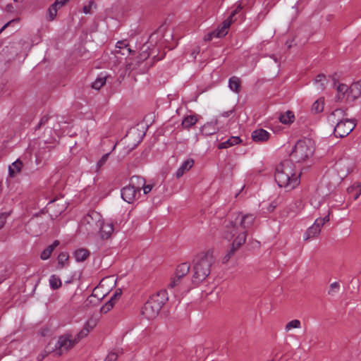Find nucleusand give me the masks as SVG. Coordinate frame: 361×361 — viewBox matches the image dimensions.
<instances>
[{
    "mask_svg": "<svg viewBox=\"0 0 361 361\" xmlns=\"http://www.w3.org/2000/svg\"><path fill=\"white\" fill-rule=\"evenodd\" d=\"M137 196H140V192L133 185H129L121 190L122 198L128 203L133 202Z\"/></svg>",
    "mask_w": 361,
    "mask_h": 361,
    "instance_id": "obj_12",
    "label": "nucleus"
},
{
    "mask_svg": "<svg viewBox=\"0 0 361 361\" xmlns=\"http://www.w3.org/2000/svg\"><path fill=\"white\" fill-rule=\"evenodd\" d=\"M231 113H232V111H226V112L224 113L223 116H226V117H228V116H230V114H231Z\"/></svg>",
    "mask_w": 361,
    "mask_h": 361,
    "instance_id": "obj_54",
    "label": "nucleus"
},
{
    "mask_svg": "<svg viewBox=\"0 0 361 361\" xmlns=\"http://www.w3.org/2000/svg\"><path fill=\"white\" fill-rule=\"evenodd\" d=\"M153 185H145V186H142L143 192L145 194H148L152 189Z\"/></svg>",
    "mask_w": 361,
    "mask_h": 361,
    "instance_id": "obj_51",
    "label": "nucleus"
},
{
    "mask_svg": "<svg viewBox=\"0 0 361 361\" xmlns=\"http://www.w3.org/2000/svg\"><path fill=\"white\" fill-rule=\"evenodd\" d=\"M228 87L232 91L238 92L240 88V79L236 76L231 77L228 81Z\"/></svg>",
    "mask_w": 361,
    "mask_h": 361,
    "instance_id": "obj_28",
    "label": "nucleus"
},
{
    "mask_svg": "<svg viewBox=\"0 0 361 361\" xmlns=\"http://www.w3.org/2000/svg\"><path fill=\"white\" fill-rule=\"evenodd\" d=\"M300 173L296 172L290 160H283L276 167L275 180L280 188L286 191L295 188L300 183Z\"/></svg>",
    "mask_w": 361,
    "mask_h": 361,
    "instance_id": "obj_3",
    "label": "nucleus"
},
{
    "mask_svg": "<svg viewBox=\"0 0 361 361\" xmlns=\"http://www.w3.org/2000/svg\"><path fill=\"white\" fill-rule=\"evenodd\" d=\"M76 344L73 338V335L70 332H66L59 336L52 352L54 353L56 356L59 357L63 354H66L69 350L73 348Z\"/></svg>",
    "mask_w": 361,
    "mask_h": 361,
    "instance_id": "obj_7",
    "label": "nucleus"
},
{
    "mask_svg": "<svg viewBox=\"0 0 361 361\" xmlns=\"http://www.w3.org/2000/svg\"><path fill=\"white\" fill-rule=\"evenodd\" d=\"M108 75L101 73L96 80L92 83V87L95 90H100L106 83Z\"/></svg>",
    "mask_w": 361,
    "mask_h": 361,
    "instance_id": "obj_19",
    "label": "nucleus"
},
{
    "mask_svg": "<svg viewBox=\"0 0 361 361\" xmlns=\"http://www.w3.org/2000/svg\"><path fill=\"white\" fill-rule=\"evenodd\" d=\"M49 118V117L48 116H44L43 117H42L39 124L36 127V129L39 128L42 126H44V124H46L48 122Z\"/></svg>",
    "mask_w": 361,
    "mask_h": 361,
    "instance_id": "obj_48",
    "label": "nucleus"
},
{
    "mask_svg": "<svg viewBox=\"0 0 361 361\" xmlns=\"http://www.w3.org/2000/svg\"><path fill=\"white\" fill-rule=\"evenodd\" d=\"M255 216L252 214H238L226 226V231L225 238L230 240L238 234L234 240L232 247L225 255L224 262L228 261L234 252L245 243L247 236V230L251 228L255 221Z\"/></svg>",
    "mask_w": 361,
    "mask_h": 361,
    "instance_id": "obj_1",
    "label": "nucleus"
},
{
    "mask_svg": "<svg viewBox=\"0 0 361 361\" xmlns=\"http://www.w3.org/2000/svg\"><path fill=\"white\" fill-rule=\"evenodd\" d=\"M80 230L87 235L99 234L102 240H105L111 237L114 232V226L110 222H104L99 212L90 211L81 221Z\"/></svg>",
    "mask_w": 361,
    "mask_h": 361,
    "instance_id": "obj_2",
    "label": "nucleus"
},
{
    "mask_svg": "<svg viewBox=\"0 0 361 361\" xmlns=\"http://www.w3.org/2000/svg\"><path fill=\"white\" fill-rule=\"evenodd\" d=\"M274 61H275L276 62L277 61L276 58H275V57H274Z\"/></svg>",
    "mask_w": 361,
    "mask_h": 361,
    "instance_id": "obj_55",
    "label": "nucleus"
},
{
    "mask_svg": "<svg viewBox=\"0 0 361 361\" xmlns=\"http://www.w3.org/2000/svg\"><path fill=\"white\" fill-rule=\"evenodd\" d=\"M329 221V213L323 218H318L315 220L314 224L310 226L306 231L304 235V240H307L317 236L320 231L321 228L325 223Z\"/></svg>",
    "mask_w": 361,
    "mask_h": 361,
    "instance_id": "obj_9",
    "label": "nucleus"
},
{
    "mask_svg": "<svg viewBox=\"0 0 361 361\" xmlns=\"http://www.w3.org/2000/svg\"><path fill=\"white\" fill-rule=\"evenodd\" d=\"M213 262L214 258L209 253L200 254L196 256L193 260L192 283H200L203 281L209 275Z\"/></svg>",
    "mask_w": 361,
    "mask_h": 361,
    "instance_id": "obj_4",
    "label": "nucleus"
},
{
    "mask_svg": "<svg viewBox=\"0 0 361 361\" xmlns=\"http://www.w3.org/2000/svg\"><path fill=\"white\" fill-rule=\"evenodd\" d=\"M8 216V213L0 214V229L4 227Z\"/></svg>",
    "mask_w": 361,
    "mask_h": 361,
    "instance_id": "obj_44",
    "label": "nucleus"
},
{
    "mask_svg": "<svg viewBox=\"0 0 361 361\" xmlns=\"http://www.w3.org/2000/svg\"><path fill=\"white\" fill-rule=\"evenodd\" d=\"M241 142V140L238 136H233L228 138L226 141L221 142L218 145V148L221 149H226L230 147H232L236 144H238Z\"/></svg>",
    "mask_w": 361,
    "mask_h": 361,
    "instance_id": "obj_21",
    "label": "nucleus"
},
{
    "mask_svg": "<svg viewBox=\"0 0 361 361\" xmlns=\"http://www.w3.org/2000/svg\"><path fill=\"white\" fill-rule=\"evenodd\" d=\"M122 291L121 289H118L114 293V295L111 297L110 300H112L114 302L121 297Z\"/></svg>",
    "mask_w": 361,
    "mask_h": 361,
    "instance_id": "obj_46",
    "label": "nucleus"
},
{
    "mask_svg": "<svg viewBox=\"0 0 361 361\" xmlns=\"http://www.w3.org/2000/svg\"><path fill=\"white\" fill-rule=\"evenodd\" d=\"M114 303L115 302L112 301V300H109V301H107L105 303V305L101 307V312L106 313L107 312H109L114 307Z\"/></svg>",
    "mask_w": 361,
    "mask_h": 361,
    "instance_id": "obj_40",
    "label": "nucleus"
},
{
    "mask_svg": "<svg viewBox=\"0 0 361 361\" xmlns=\"http://www.w3.org/2000/svg\"><path fill=\"white\" fill-rule=\"evenodd\" d=\"M167 300L168 297L166 290H160L156 294L152 295L142 309V316L148 320L156 318L162 306Z\"/></svg>",
    "mask_w": 361,
    "mask_h": 361,
    "instance_id": "obj_5",
    "label": "nucleus"
},
{
    "mask_svg": "<svg viewBox=\"0 0 361 361\" xmlns=\"http://www.w3.org/2000/svg\"><path fill=\"white\" fill-rule=\"evenodd\" d=\"M89 332V323H87V325L82 329H81L77 334L73 335V338L75 339L76 343H78L82 338L86 337Z\"/></svg>",
    "mask_w": 361,
    "mask_h": 361,
    "instance_id": "obj_31",
    "label": "nucleus"
},
{
    "mask_svg": "<svg viewBox=\"0 0 361 361\" xmlns=\"http://www.w3.org/2000/svg\"><path fill=\"white\" fill-rule=\"evenodd\" d=\"M346 114L342 109H336L328 116V121L332 126L337 124L339 121H343Z\"/></svg>",
    "mask_w": 361,
    "mask_h": 361,
    "instance_id": "obj_13",
    "label": "nucleus"
},
{
    "mask_svg": "<svg viewBox=\"0 0 361 361\" xmlns=\"http://www.w3.org/2000/svg\"><path fill=\"white\" fill-rule=\"evenodd\" d=\"M62 283L59 277L56 275H51L49 279V285L53 290H56L61 287Z\"/></svg>",
    "mask_w": 361,
    "mask_h": 361,
    "instance_id": "obj_34",
    "label": "nucleus"
},
{
    "mask_svg": "<svg viewBox=\"0 0 361 361\" xmlns=\"http://www.w3.org/2000/svg\"><path fill=\"white\" fill-rule=\"evenodd\" d=\"M190 270V265L187 262L179 264L175 271L176 276L178 278L185 279V276L188 274Z\"/></svg>",
    "mask_w": 361,
    "mask_h": 361,
    "instance_id": "obj_20",
    "label": "nucleus"
},
{
    "mask_svg": "<svg viewBox=\"0 0 361 361\" xmlns=\"http://www.w3.org/2000/svg\"><path fill=\"white\" fill-rule=\"evenodd\" d=\"M327 82L326 78L323 74H319L317 76L314 84L317 85L318 90H323L325 88V85Z\"/></svg>",
    "mask_w": 361,
    "mask_h": 361,
    "instance_id": "obj_32",
    "label": "nucleus"
},
{
    "mask_svg": "<svg viewBox=\"0 0 361 361\" xmlns=\"http://www.w3.org/2000/svg\"><path fill=\"white\" fill-rule=\"evenodd\" d=\"M59 245V240H55L51 245H49L46 249H44L40 255L42 259L45 260L49 258L51 252Z\"/></svg>",
    "mask_w": 361,
    "mask_h": 361,
    "instance_id": "obj_24",
    "label": "nucleus"
},
{
    "mask_svg": "<svg viewBox=\"0 0 361 361\" xmlns=\"http://www.w3.org/2000/svg\"><path fill=\"white\" fill-rule=\"evenodd\" d=\"M314 145L310 139L299 140L295 145L294 149L291 152L290 156L293 161L302 162L307 159L313 154Z\"/></svg>",
    "mask_w": 361,
    "mask_h": 361,
    "instance_id": "obj_6",
    "label": "nucleus"
},
{
    "mask_svg": "<svg viewBox=\"0 0 361 361\" xmlns=\"http://www.w3.org/2000/svg\"><path fill=\"white\" fill-rule=\"evenodd\" d=\"M216 130V123H207L201 128V133L207 136L214 134Z\"/></svg>",
    "mask_w": 361,
    "mask_h": 361,
    "instance_id": "obj_23",
    "label": "nucleus"
},
{
    "mask_svg": "<svg viewBox=\"0 0 361 361\" xmlns=\"http://www.w3.org/2000/svg\"><path fill=\"white\" fill-rule=\"evenodd\" d=\"M194 164V161L192 159H188L183 161L181 166L178 169L176 176L177 178L181 177L186 171L190 170Z\"/></svg>",
    "mask_w": 361,
    "mask_h": 361,
    "instance_id": "obj_17",
    "label": "nucleus"
},
{
    "mask_svg": "<svg viewBox=\"0 0 361 361\" xmlns=\"http://www.w3.org/2000/svg\"><path fill=\"white\" fill-rule=\"evenodd\" d=\"M116 48L118 49L116 51V53L121 54L122 55H126L125 52H123L121 50L127 48V54H130L132 52V50L128 48V44L126 40L118 41L116 44Z\"/></svg>",
    "mask_w": 361,
    "mask_h": 361,
    "instance_id": "obj_30",
    "label": "nucleus"
},
{
    "mask_svg": "<svg viewBox=\"0 0 361 361\" xmlns=\"http://www.w3.org/2000/svg\"><path fill=\"white\" fill-rule=\"evenodd\" d=\"M50 352H47V351H44L40 354L38 355L37 357V361H42L45 357L47 356V355Z\"/></svg>",
    "mask_w": 361,
    "mask_h": 361,
    "instance_id": "obj_52",
    "label": "nucleus"
},
{
    "mask_svg": "<svg viewBox=\"0 0 361 361\" xmlns=\"http://www.w3.org/2000/svg\"><path fill=\"white\" fill-rule=\"evenodd\" d=\"M235 20H231L230 18H227L225 20L221 27H219L216 30H214L209 33H208L204 37V40L210 41L214 37H223L228 33V30L231 25V24Z\"/></svg>",
    "mask_w": 361,
    "mask_h": 361,
    "instance_id": "obj_10",
    "label": "nucleus"
},
{
    "mask_svg": "<svg viewBox=\"0 0 361 361\" xmlns=\"http://www.w3.org/2000/svg\"><path fill=\"white\" fill-rule=\"evenodd\" d=\"M301 327V322L298 319H293L289 322L285 327L286 331H289L292 329H299Z\"/></svg>",
    "mask_w": 361,
    "mask_h": 361,
    "instance_id": "obj_37",
    "label": "nucleus"
},
{
    "mask_svg": "<svg viewBox=\"0 0 361 361\" xmlns=\"http://www.w3.org/2000/svg\"><path fill=\"white\" fill-rule=\"evenodd\" d=\"M340 291V285L338 282L332 283L328 290V294L332 297L335 296Z\"/></svg>",
    "mask_w": 361,
    "mask_h": 361,
    "instance_id": "obj_36",
    "label": "nucleus"
},
{
    "mask_svg": "<svg viewBox=\"0 0 361 361\" xmlns=\"http://www.w3.org/2000/svg\"><path fill=\"white\" fill-rule=\"evenodd\" d=\"M337 95L336 96V102H343L344 100L349 101L350 99L348 97L349 92V87L345 84H339L336 88Z\"/></svg>",
    "mask_w": 361,
    "mask_h": 361,
    "instance_id": "obj_15",
    "label": "nucleus"
},
{
    "mask_svg": "<svg viewBox=\"0 0 361 361\" xmlns=\"http://www.w3.org/2000/svg\"><path fill=\"white\" fill-rule=\"evenodd\" d=\"M68 1V0H56L55 2L54 3V6H56L58 7L59 8H61V7H63L67 2Z\"/></svg>",
    "mask_w": 361,
    "mask_h": 361,
    "instance_id": "obj_49",
    "label": "nucleus"
},
{
    "mask_svg": "<svg viewBox=\"0 0 361 361\" xmlns=\"http://www.w3.org/2000/svg\"><path fill=\"white\" fill-rule=\"evenodd\" d=\"M90 252L86 249H79L76 250L74 253L75 259L77 262H83L85 261L87 257L89 256Z\"/></svg>",
    "mask_w": 361,
    "mask_h": 361,
    "instance_id": "obj_29",
    "label": "nucleus"
},
{
    "mask_svg": "<svg viewBox=\"0 0 361 361\" xmlns=\"http://www.w3.org/2000/svg\"><path fill=\"white\" fill-rule=\"evenodd\" d=\"M295 116L290 111L281 114L279 116V121L283 124H289L294 121Z\"/></svg>",
    "mask_w": 361,
    "mask_h": 361,
    "instance_id": "obj_27",
    "label": "nucleus"
},
{
    "mask_svg": "<svg viewBox=\"0 0 361 361\" xmlns=\"http://www.w3.org/2000/svg\"><path fill=\"white\" fill-rule=\"evenodd\" d=\"M59 8L56 6H54V4H53L49 8V14L50 17V20H53L54 17L56 16L57 11Z\"/></svg>",
    "mask_w": 361,
    "mask_h": 361,
    "instance_id": "obj_42",
    "label": "nucleus"
},
{
    "mask_svg": "<svg viewBox=\"0 0 361 361\" xmlns=\"http://www.w3.org/2000/svg\"><path fill=\"white\" fill-rule=\"evenodd\" d=\"M23 166V162L20 159H17L14 162H13L8 166V173L11 177H15L18 173L21 171L22 167Z\"/></svg>",
    "mask_w": 361,
    "mask_h": 361,
    "instance_id": "obj_18",
    "label": "nucleus"
},
{
    "mask_svg": "<svg viewBox=\"0 0 361 361\" xmlns=\"http://www.w3.org/2000/svg\"><path fill=\"white\" fill-rule=\"evenodd\" d=\"M109 153H106L102 157V158L97 162L98 168L102 167L106 162V161L109 159Z\"/></svg>",
    "mask_w": 361,
    "mask_h": 361,
    "instance_id": "obj_43",
    "label": "nucleus"
},
{
    "mask_svg": "<svg viewBox=\"0 0 361 361\" xmlns=\"http://www.w3.org/2000/svg\"><path fill=\"white\" fill-rule=\"evenodd\" d=\"M53 149L52 146L48 145L47 142L40 145L37 152L35 154L36 164H44V162L49 158L50 152Z\"/></svg>",
    "mask_w": 361,
    "mask_h": 361,
    "instance_id": "obj_11",
    "label": "nucleus"
},
{
    "mask_svg": "<svg viewBox=\"0 0 361 361\" xmlns=\"http://www.w3.org/2000/svg\"><path fill=\"white\" fill-rule=\"evenodd\" d=\"M197 122V118H196V116H193V115H190V116H185L183 118V120L182 121L181 125L183 128L189 129L192 126L196 124Z\"/></svg>",
    "mask_w": 361,
    "mask_h": 361,
    "instance_id": "obj_26",
    "label": "nucleus"
},
{
    "mask_svg": "<svg viewBox=\"0 0 361 361\" xmlns=\"http://www.w3.org/2000/svg\"><path fill=\"white\" fill-rule=\"evenodd\" d=\"M348 87L350 93L348 94V97L350 99V102H353L361 94V81L354 82Z\"/></svg>",
    "mask_w": 361,
    "mask_h": 361,
    "instance_id": "obj_16",
    "label": "nucleus"
},
{
    "mask_svg": "<svg viewBox=\"0 0 361 361\" xmlns=\"http://www.w3.org/2000/svg\"><path fill=\"white\" fill-rule=\"evenodd\" d=\"M183 279L178 278L177 277V276L174 275L173 277L171 278L170 282L168 285V288L170 289L178 288L183 284Z\"/></svg>",
    "mask_w": 361,
    "mask_h": 361,
    "instance_id": "obj_33",
    "label": "nucleus"
},
{
    "mask_svg": "<svg viewBox=\"0 0 361 361\" xmlns=\"http://www.w3.org/2000/svg\"><path fill=\"white\" fill-rule=\"evenodd\" d=\"M18 22V19H13L6 23L0 30V33H1L7 27L14 23Z\"/></svg>",
    "mask_w": 361,
    "mask_h": 361,
    "instance_id": "obj_50",
    "label": "nucleus"
},
{
    "mask_svg": "<svg viewBox=\"0 0 361 361\" xmlns=\"http://www.w3.org/2000/svg\"><path fill=\"white\" fill-rule=\"evenodd\" d=\"M334 81H336V80L334 78H333ZM334 84L335 85L336 84V82H334Z\"/></svg>",
    "mask_w": 361,
    "mask_h": 361,
    "instance_id": "obj_56",
    "label": "nucleus"
},
{
    "mask_svg": "<svg viewBox=\"0 0 361 361\" xmlns=\"http://www.w3.org/2000/svg\"><path fill=\"white\" fill-rule=\"evenodd\" d=\"M145 180L140 176H133L130 178V185H133L136 189H137L138 192H140L142 186H145Z\"/></svg>",
    "mask_w": 361,
    "mask_h": 361,
    "instance_id": "obj_25",
    "label": "nucleus"
},
{
    "mask_svg": "<svg viewBox=\"0 0 361 361\" xmlns=\"http://www.w3.org/2000/svg\"><path fill=\"white\" fill-rule=\"evenodd\" d=\"M94 298H95V295H94V293H92V294L89 298H88L87 300H88L90 303L94 302L93 299H94Z\"/></svg>",
    "mask_w": 361,
    "mask_h": 361,
    "instance_id": "obj_53",
    "label": "nucleus"
},
{
    "mask_svg": "<svg viewBox=\"0 0 361 361\" xmlns=\"http://www.w3.org/2000/svg\"><path fill=\"white\" fill-rule=\"evenodd\" d=\"M69 256L67 252H61L58 256V262L61 267L64 266L66 262L68 260Z\"/></svg>",
    "mask_w": 361,
    "mask_h": 361,
    "instance_id": "obj_39",
    "label": "nucleus"
},
{
    "mask_svg": "<svg viewBox=\"0 0 361 361\" xmlns=\"http://www.w3.org/2000/svg\"><path fill=\"white\" fill-rule=\"evenodd\" d=\"M270 133L267 130L259 128L252 133V138L256 142H264L269 140Z\"/></svg>",
    "mask_w": 361,
    "mask_h": 361,
    "instance_id": "obj_14",
    "label": "nucleus"
},
{
    "mask_svg": "<svg viewBox=\"0 0 361 361\" xmlns=\"http://www.w3.org/2000/svg\"><path fill=\"white\" fill-rule=\"evenodd\" d=\"M347 192L349 195L353 196L355 200L358 199L361 195V184L359 183L353 184V185L348 188Z\"/></svg>",
    "mask_w": 361,
    "mask_h": 361,
    "instance_id": "obj_22",
    "label": "nucleus"
},
{
    "mask_svg": "<svg viewBox=\"0 0 361 361\" xmlns=\"http://www.w3.org/2000/svg\"><path fill=\"white\" fill-rule=\"evenodd\" d=\"M119 353H120L119 350H116V351L111 352L106 356L104 361H116L118 357Z\"/></svg>",
    "mask_w": 361,
    "mask_h": 361,
    "instance_id": "obj_41",
    "label": "nucleus"
},
{
    "mask_svg": "<svg viewBox=\"0 0 361 361\" xmlns=\"http://www.w3.org/2000/svg\"><path fill=\"white\" fill-rule=\"evenodd\" d=\"M97 8V4L94 1H89L87 5H85L82 8V12L85 14L92 13V10Z\"/></svg>",
    "mask_w": 361,
    "mask_h": 361,
    "instance_id": "obj_38",
    "label": "nucleus"
},
{
    "mask_svg": "<svg viewBox=\"0 0 361 361\" xmlns=\"http://www.w3.org/2000/svg\"><path fill=\"white\" fill-rule=\"evenodd\" d=\"M324 109V101L322 99H317L312 106V111L317 114L320 113Z\"/></svg>",
    "mask_w": 361,
    "mask_h": 361,
    "instance_id": "obj_35",
    "label": "nucleus"
},
{
    "mask_svg": "<svg viewBox=\"0 0 361 361\" xmlns=\"http://www.w3.org/2000/svg\"><path fill=\"white\" fill-rule=\"evenodd\" d=\"M356 126L355 119L345 118L343 121H339L334 126V133L336 137H344L347 136Z\"/></svg>",
    "mask_w": 361,
    "mask_h": 361,
    "instance_id": "obj_8",
    "label": "nucleus"
},
{
    "mask_svg": "<svg viewBox=\"0 0 361 361\" xmlns=\"http://www.w3.org/2000/svg\"><path fill=\"white\" fill-rule=\"evenodd\" d=\"M140 61H135V63H128L126 64V69L128 71H133L139 66Z\"/></svg>",
    "mask_w": 361,
    "mask_h": 361,
    "instance_id": "obj_45",
    "label": "nucleus"
},
{
    "mask_svg": "<svg viewBox=\"0 0 361 361\" xmlns=\"http://www.w3.org/2000/svg\"><path fill=\"white\" fill-rule=\"evenodd\" d=\"M242 9V6L240 5H238L236 8L231 13L228 18L231 20H233V17Z\"/></svg>",
    "mask_w": 361,
    "mask_h": 361,
    "instance_id": "obj_47",
    "label": "nucleus"
}]
</instances>
